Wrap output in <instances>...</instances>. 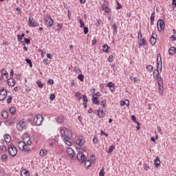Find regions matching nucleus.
<instances>
[{
    "mask_svg": "<svg viewBox=\"0 0 176 176\" xmlns=\"http://www.w3.org/2000/svg\"><path fill=\"white\" fill-rule=\"evenodd\" d=\"M157 70L155 69L153 72V76L155 80H157L158 84V89L160 94L163 96L164 94V80L162 77H160V74L162 73V61L160 54H157ZM155 71H157V74H155Z\"/></svg>",
    "mask_w": 176,
    "mask_h": 176,
    "instance_id": "f257e3e1",
    "label": "nucleus"
},
{
    "mask_svg": "<svg viewBox=\"0 0 176 176\" xmlns=\"http://www.w3.org/2000/svg\"><path fill=\"white\" fill-rule=\"evenodd\" d=\"M60 131L63 133H61V137L63 139V141L65 144H66L67 146L72 145V138L74 135V133L72 131V129L69 128H64L63 129H60Z\"/></svg>",
    "mask_w": 176,
    "mask_h": 176,
    "instance_id": "f03ea898",
    "label": "nucleus"
},
{
    "mask_svg": "<svg viewBox=\"0 0 176 176\" xmlns=\"http://www.w3.org/2000/svg\"><path fill=\"white\" fill-rule=\"evenodd\" d=\"M31 141L26 142L25 140L23 141H18L16 142V145H18V148H19V150L28 152L30 151V146L32 145Z\"/></svg>",
    "mask_w": 176,
    "mask_h": 176,
    "instance_id": "7ed1b4c3",
    "label": "nucleus"
},
{
    "mask_svg": "<svg viewBox=\"0 0 176 176\" xmlns=\"http://www.w3.org/2000/svg\"><path fill=\"white\" fill-rule=\"evenodd\" d=\"M27 120L26 119H22V120H20L18 124H16V129L18 131H21L23 129H25L27 126Z\"/></svg>",
    "mask_w": 176,
    "mask_h": 176,
    "instance_id": "20e7f679",
    "label": "nucleus"
},
{
    "mask_svg": "<svg viewBox=\"0 0 176 176\" xmlns=\"http://www.w3.org/2000/svg\"><path fill=\"white\" fill-rule=\"evenodd\" d=\"M44 23L47 28H52L54 24V20L51 18L50 15L44 16Z\"/></svg>",
    "mask_w": 176,
    "mask_h": 176,
    "instance_id": "39448f33",
    "label": "nucleus"
},
{
    "mask_svg": "<svg viewBox=\"0 0 176 176\" xmlns=\"http://www.w3.org/2000/svg\"><path fill=\"white\" fill-rule=\"evenodd\" d=\"M43 121V117L41 114H37L36 116H34V118H33V122H34V124H36V126L41 125Z\"/></svg>",
    "mask_w": 176,
    "mask_h": 176,
    "instance_id": "423d86ee",
    "label": "nucleus"
},
{
    "mask_svg": "<svg viewBox=\"0 0 176 176\" xmlns=\"http://www.w3.org/2000/svg\"><path fill=\"white\" fill-rule=\"evenodd\" d=\"M8 154L12 157H15L17 154V148L14 144H10L8 146Z\"/></svg>",
    "mask_w": 176,
    "mask_h": 176,
    "instance_id": "0eeeda50",
    "label": "nucleus"
},
{
    "mask_svg": "<svg viewBox=\"0 0 176 176\" xmlns=\"http://www.w3.org/2000/svg\"><path fill=\"white\" fill-rule=\"evenodd\" d=\"M85 144V138L82 135H79L76 140V144L79 147H81Z\"/></svg>",
    "mask_w": 176,
    "mask_h": 176,
    "instance_id": "6e6552de",
    "label": "nucleus"
},
{
    "mask_svg": "<svg viewBox=\"0 0 176 176\" xmlns=\"http://www.w3.org/2000/svg\"><path fill=\"white\" fill-rule=\"evenodd\" d=\"M76 159H77L78 162H80V163H84V162H85L87 157L84 153L79 152L76 155Z\"/></svg>",
    "mask_w": 176,
    "mask_h": 176,
    "instance_id": "1a4fd4ad",
    "label": "nucleus"
},
{
    "mask_svg": "<svg viewBox=\"0 0 176 176\" xmlns=\"http://www.w3.org/2000/svg\"><path fill=\"white\" fill-rule=\"evenodd\" d=\"M157 25L158 32H161L165 28V22L162 19H160L157 22Z\"/></svg>",
    "mask_w": 176,
    "mask_h": 176,
    "instance_id": "9d476101",
    "label": "nucleus"
},
{
    "mask_svg": "<svg viewBox=\"0 0 176 176\" xmlns=\"http://www.w3.org/2000/svg\"><path fill=\"white\" fill-rule=\"evenodd\" d=\"M66 153L70 159H74L75 153L72 148L70 147L67 148Z\"/></svg>",
    "mask_w": 176,
    "mask_h": 176,
    "instance_id": "9b49d317",
    "label": "nucleus"
},
{
    "mask_svg": "<svg viewBox=\"0 0 176 176\" xmlns=\"http://www.w3.org/2000/svg\"><path fill=\"white\" fill-rule=\"evenodd\" d=\"M8 95L7 90L6 89H1L0 90V101L4 100Z\"/></svg>",
    "mask_w": 176,
    "mask_h": 176,
    "instance_id": "f8f14e48",
    "label": "nucleus"
},
{
    "mask_svg": "<svg viewBox=\"0 0 176 176\" xmlns=\"http://www.w3.org/2000/svg\"><path fill=\"white\" fill-rule=\"evenodd\" d=\"M29 25H30V26L32 27H36L38 25V23L36 22L32 16H29Z\"/></svg>",
    "mask_w": 176,
    "mask_h": 176,
    "instance_id": "ddd939ff",
    "label": "nucleus"
},
{
    "mask_svg": "<svg viewBox=\"0 0 176 176\" xmlns=\"http://www.w3.org/2000/svg\"><path fill=\"white\" fill-rule=\"evenodd\" d=\"M7 84H8V86L10 87H14L16 85V81L14 78H10L7 79Z\"/></svg>",
    "mask_w": 176,
    "mask_h": 176,
    "instance_id": "4468645a",
    "label": "nucleus"
},
{
    "mask_svg": "<svg viewBox=\"0 0 176 176\" xmlns=\"http://www.w3.org/2000/svg\"><path fill=\"white\" fill-rule=\"evenodd\" d=\"M146 41L144 38H142L140 39H138V45L140 47L144 46V45H146Z\"/></svg>",
    "mask_w": 176,
    "mask_h": 176,
    "instance_id": "2eb2a0df",
    "label": "nucleus"
},
{
    "mask_svg": "<svg viewBox=\"0 0 176 176\" xmlns=\"http://www.w3.org/2000/svg\"><path fill=\"white\" fill-rule=\"evenodd\" d=\"M168 54L170 56H173L176 54V47H170L168 50Z\"/></svg>",
    "mask_w": 176,
    "mask_h": 176,
    "instance_id": "dca6fc26",
    "label": "nucleus"
},
{
    "mask_svg": "<svg viewBox=\"0 0 176 176\" xmlns=\"http://www.w3.org/2000/svg\"><path fill=\"white\" fill-rule=\"evenodd\" d=\"M97 116L99 117V118H104V116H105V113L104 112V110L102 109H98L97 110Z\"/></svg>",
    "mask_w": 176,
    "mask_h": 176,
    "instance_id": "f3484780",
    "label": "nucleus"
},
{
    "mask_svg": "<svg viewBox=\"0 0 176 176\" xmlns=\"http://www.w3.org/2000/svg\"><path fill=\"white\" fill-rule=\"evenodd\" d=\"M63 23H57L56 28L54 27L52 29L56 32H59L63 29Z\"/></svg>",
    "mask_w": 176,
    "mask_h": 176,
    "instance_id": "a211bd4d",
    "label": "nucleus"
},
{
    "mask_svg": "<svg viewBox=\"0 0 176 176\" xmlns=\"http://www.w3.org/2000/svg\"><path fill=\"white\" fill-rule=\"evenodd\" d=\"M154 164H155V167H159V166H160L161 161H160V158L159 156L156 157V158L154 161Z\"/></svg>",
    "mask_w": 176,
    "mask_h": 176,
    "instance_id": "6ab92c4d",
    "label": "nucleus"
},
{
    "mask_svg": "<svg viewBox=\"0 0 176 176\" xmlns=\"http://www.w3.org/2000/svg\"><path fill=\"white\" fill-rule=\"evenodd\" d=\"M111 28L113 29V34H116L118 33V27L116 23H113V25H111Z\"/></svg>",
    "mask_w": 176,
    "mask_h": 176,
    "instance_id": "aec40b11",
    "label": "nucleus"
},
{
    "mask_svg": "<svg viewBox=\"0 0 176 176\" xmlns=\"http://www.w3.org/2000/svg\"><path fill=\"white\" fill-rule=\"evenodd\" d=\"M91 101H92V103H93L94 104H97V105H99V104H100V102H99V101H98V98H96V97H94V95H92Z\"/></svg>",
    "mask_w": 176,
    "mask_h": 176,
    "instance_id": "412c9836",
    "label": "nucleus"
},
{
    "mask_svg": "<svg viewBox=\"0 0 176 176\" xmlns=\"http://www.w3.org/2000/svg\"><path fill=\"white\" fill-rule=\"evenodd\" d=\"M3 137H4V141H6V143H9L11 141V137L9 134H5Z\"/></svg>",
    "mask_w": 176,
    "mask_h": 176,
    "instance_id": "4be33fe9",
    "label": "nucleus"
},
{
    "mask_svg": "<svg viewBox=\"0 0 176 176\" xmlns=\"http://www.w3.org/2000/svg\"><path fill=\"white\" fill-rule=\"evenodd\" d=\"M21 176H30V172L27 169L22 170V172H21Z\"/></svg>",
    "mask_w": 176,
    "mask_h": 176,
    "instance_id": "5701e85b",
    "label": "nucleus"
},
{
    "mask_svg": "<svg viewBox=\"0 0 176 176\" xmlns=\"http://www.w3.org/2000/svg\"><path fill=\"white\" fill-rule=\"evenodd\" d=\"M25 36L24 34H22L21 35H18V41L22 43V45H25L24 41H23V38Z\"/></svg>",
    "mask_w": 176,
    "mask_h": 176,
    "instance_id": "b1692460",
    "label": "nucleus"
},
{
    "mask_svg": "<svg viewBox=\"0 0 176 176\" xmlns=\"http://www.w3.org/2000/svg\"><path fill=\"white\" fill-rule=\"evenodd\" d=\"M85 162V167H87V168H89L90 166H91V162L89 160H87V158L84 161Z\"/></svg>",
    "mask_w": 176,
    "mask_h": 176,
    "instance_id": "393cba45",
    "label": "nucleus"
},
{
    "mask_svg": "<svg viewBox=\"0 0 176 176\" xmlns=\"http://www.w3.org/2000/svg\"><path fill=\"white\" fill-rule=\"evenodd\" d=\"M109 47L107 44H104L102 45V51L105 53H108Z\"/></svg>",
    "mask_w": 176,
    "mask_h": 176,
    "instance_id": "a878e982",
    "label": "nucleus"
},
{
    "mask_svg": "<svg viewBox=\"0 0 176 176\" xmlns=\"http://www.w3.org/2000/svg\"><path fill=\"white\" fill-rule=\"evenodd\" d=\"M1 75L5 76L6 78H8L9 74L7 72V71L5 69H1Z\"/></svg>",
    "mask_w": 176,
    "mask_h": 176,
    "instance_id": "bb28decb",
    "label": "nucleus"
},
{
    "mask_svg": "<svg viewBox=\"0 0 176 176\" xmlns=\"http://www.w3.org/2000/svg\"><path fill=\"white\" fill-rule=\"evenodd\" d=\"M22 138L23 139V141H26V142L30 141V137L28 134H24Z\"/></svg>",
    "mask_w": 176,
    "mask_h": 176,
    "instance_id": "cd10ccee",
    "label": "nucleus"
},
{
    "mask_svg": "<svg viewBox=\"0 0 176 176\" xmlns=\"http://www.w3.org/2000/svg\"><path fill=\"white\" fill-rule=\"evenodd\" d=\"M105 3L102 4L101 8L102 10H104L105 8L108 6L109 2L107 0L103 1Z\"/></svg>",
    "mask_w": 176,
    "mask_h": 176,
    "instance_id": "c85d7f7f",
    "label": "nucleus"
},
{
    "mask_svg": "<svg viewBox=\"0 0 176 176\" xmlns=\"http://www.w3.org/2000/svg\"><path fill=\"white\" fill-rule=\"evenodd\" d=\"M157 38H150L149 43L152 46H154L156 44Z\"/></svg>",
    "mask_w": 176,
    "mask_h": 176,
    "instance_id": "c756f323",
    "label": "nucleus"
},
{
    "mask_svg": "<svg viewBox=\"0 0 176 176\" xmlns=\"http://www.w3.org/2000/svg\"><path fill=\"white\" fill-rule=\"evenodd\" d=\"M75 97L78 100H80L82 99V94L80 92H76Z\"/></svg>",
    "mask_w": 176,
    "mask_h": 176,
    "instance_id": "7c9ffc66",
    "label": "nucleus"
},
{
    "mask_svg": "<svg viewBox=\"0 0 176 176\" xmlns=\"http://www.w3.org/2000/svg\"><path fill=\"white\" fill-rule=\"evenodd\" d=\"M1 162H8V155L6 154L1 155Z\"/></svg>",
    "mask_w": 176,
    "mask_h": 176,
    "instance_id": "2f4dec72",
    "label": "nucleus"
},
{
    "mask_svg": "<svg viewBox=\"0 0 176 176\" xmlns=\"http://www.w3.org/2000/svg\"><path fill=\"white\" fill-rule=\"evenodd\" d=\"M47 151L46 149H41L40 150V156L46 155Z\"/></svg>",
    "mask_w": 176,
    "mask_h": 176,
    "instance_id": "473e14b6",
    "label": "nucleus"
},
{
    "mask_svg": "<svg viewBox=\"0 0 176 176\" xmlns=\"http://www.w3.org/2000/svg\"><path fill=\"white\" fill-rule=\"evenodd\" d=\"M36 84H37V87H38V88H43V84L39 80L36 81Z\"/></svg>",
    "mask_w": 176,
    "mask_h": 176,
    "instance_id": "72a5a7b5",
    "label": "nucleus"
},
{
    "mask_svg": "<svg viewBox=\"0 0 176 176\" xmlns=\"http://www.w3.org/2000/svg\"><path fill=\"white\" fill-rule=\"evenodd\" d=\"M56 120L58 123H62V122H64V119H63V118L62 116L58 117L57 118H56Z\"/></svg>",
    "mask_w": 176,
    "mask_h": 176,
    "instance_id": "f704fd0d",
    "label": "nucleus"
},
{
    "mask_svg": "<svg viewBox=\"0 0 176 176\" xmlns=\"http://www.w3.org/2000/svg\"><path fill=\"white\" fill-rule=\"evenodd\" d=\"M116 148V146L114 145H111L109 147L108 152L109 153L113 152Z\"/></svg>",
    "mask_w": 176,
    "mask_h": 176,
    "instance_id": "c9c22d12",
    "label": "nucleus"
},
{
    "mask_svg": "<svg viewBox=\"0 0 176 176\" xmlns=\"http://www.w3.org/2000/svg\"><path fill=\"white\" fill-rule=\"evenodd\" d=\"M1 116H3V118H7L8 117V113L6 111H3V112H1Z\"/></svg>",
    "mask_w": 176,
    "mask_h": 176,
    "instance_id": "e433bc0d",
    "label": "nucleus"
},
{
    "mask_svg": "<svg viewBox=\"0 0 176 176\" xmlns=\"http://www.w3.org/2000/svg\"><path fill=\"white\" fill-rule=\"evenodd\" d=\"M104 175H105L104 168L102 167L99 172V176H104Z\"/></svg>",
    "mask_w": 176,
    "mask_h": 176,
    "instance_id": "4c0bfd02",
    "label": "nucleus"
},
{
    "mask_svg": "<svg viewBox=\"0 0 176 176\" xmlns=\"http://www.w3.org/2000/svg\"><path fill=\"white\" fill-rule=\"evenodd\" d=\"M74 71L76 73H77V74L81 73V69H80L78 67H77V66H75V67H74Z\"/></svg>",
    "mask_w": 176,
    "mask_h": 176,
    "instance_id": "58836bf2",
    "label": "nucleus"
},
{
    "mask_svg": "<svg viewBox=\"0 0 176 176\" xmlns=\"http://www.w3.org/2000/svg\"><path fill=\"white\" fill-rule=\"evenodd\" d=\"M25 60H26V63H28V64H29V66L30 67H32L33 65H32V62L31 59L26 58V59H25Z\"/></svg>",
    "mask_w": 176,
    "mask_h": 176,
    "instance_id": "ea45409f",
    "label": "nucleus"
},
{
    "mask_svg": "<svg viewBox=\"0 0 176 176\" xmlns=\"http://www.w3.org/2000/svg\"><path fill=\"white\" fill-rule=\"evenodd\" d=\"M77 78L78 80H80L81 82H83L84 81V75L80 74H78V76H77Z\"/></svg>",
    "mask_w": 176,
    "mask_h": 176,
    "instance_id": "a19ab883",
    "label": "nucleus"
},
{
    "mask_svg": "<svg viewBox=\"0 0 176 176\" xmlns=\"http://www.w3.org/2000/svg\"><path fill=\"white\" fill-rule=\"evenodd\" d=\"M16 108L12 107L11 108H10V113H11V114H14L16 113Z\"/></svg>",
    "mask_w": 176,
    "mask_h": 176,
    "instance_id": "79ce46f5",
    "label": "nucleus"
},
{
    "mask_svg": "<svg viewBox=\"0 0 176 176\" xmlns=\"http://www.w3.org/2000/svg\"><path fill=\"white\" fill-rule=\"evenodd\" d=\"M146 69L148 72H152L153 69V67L152 65H146Z\"/></svg>",
    "mask_w": 176,
    "mask_h": 176,
    "instance_id": "37998d69",
    "label": "nucleus"
},
{
    "mask_svg": "<svg viewBox=\"0 0 176 176\" xmlns=\"http://www.w3.org/2000/svg\"><path fill=\"white\" fill-rule=\"evenodd\" d=\"M91 162V163H94V162H96V159H95V156L94 155H91L89 157V160H88Z\"/></svg>",
    "mask_w": 176,
    "mask_h": 176,
    "instance_id": "c03bdc74",
    "label": "nucleus"
},
{
    "mask_svg": "<svg viewBox=\"0 0 176 176\" xmlns=\"http://www.w3.org/2000/svg\"><path fill=\"white\" fill-rule=\"evenodd\" d=\"M155 12H153L150 16V21H155Z\"/></svg>",
    "mask_w": 176,
    "mask_h": 176,
    "instance_id": "a18cd8bd",
    "label": "nucleus"
},
{
    "mask_svg": "<svg viewBox=\"0 0 176 176\" xmlns=\"http://www.w3.org/2000/svg\"><path fill=\"white\" fill-rule=\"evenodd\" d=\"M105 13H109L111 12V9L107 6L106 8L104 10Z\"/></svg>",
    "mask_w": 176,
    "mask_h": 176,
    "instance_id": "49530a36",
    "label": "nucleus"
},
{
    "mask_svg": "<svg viewBox=\"0 0 176 176\" xmlns=\"http://www.w3.org/2000/svg\"><path fill=\"white\" fill-rule=\"evenodd\" d=\"M83 33L84 34L89 33V28L87 27H83Z\"/></svg>",
    "mask_w": 176,
    "mask_h": 176,
    "instance_id": "de8ad7c7",
    "label": "nucleus"
},
{
    "mask_svg": "<svg viewBox=\"0 0 176 176\" xmlns=\"http://www.w3.org/2000/svg\"><path fill=\"white\" fill-rule=\"evenodd\" d=\"M82 100L85 103L88 102V98H87V96L86 95H82Z\"/></svg>",
    "mask_w": 176,
    "mask_h": 176,
    "instance_id": "09e8293b",
    "label": "nucleus"
},
{
    "mask_svg": "<svg viewBox=\"0 0 176 176\" xmlns=\"http://www.w3.org/2000/svg\"><path fill=\"white\" fill-rule=\"evenodd\" d=\"M0 148H1V151H3V152H6L7 151V147L5 145H0Z\"/></svg>",
    "mask_w": 176,
    "mask_h": 176,
    "instance_id": "8fccbe9b",
    "label": "nucleus"
},
{
    "mask_svg": "<svg viewBox=\"0 0 176 176\" xmlns=\"http://www.w3.org/2000/svg\"><path fill=\"white\" fill-rule=\"evenodd\" d=\"M113 61V55H109L108 57V62L112 63Z\"/></svg>",
    "mask_w": 176,
    "mask_h": 176,
    "instance_id": "3c124183",
    "label": "nucleus"
},
{
    "mask_svg": "<svg viewBox=\"0 0 176 176\" xmlns=\"http://www.w3.org/2000/svg\"><path fill=\"white\" fill-rule=\"evenodd\" d=\"M113 86H115V84L112 82H109L107 84V87L109 88L113 87Z\"/></svg>",
    "mask_w": 176,
    "mask_h": 176,
    "instance_id": "603ef678",
    "label": "nucleus"
},
{
    "mask_svg": "<svg viewBox=\"0 0 176 176\" xmlns=\"http://www.w3.org/2000/svg\"><path fill=\"white\" fill-rule=\"evenodd\" d=\"M12 120H6V124H7V126H10V125H11L12 124Z\"/></svg>",
    "mask_w": 176,
    "mask_h": 176,
    "instance_id": "864d4df0",
    "label": "nucleus"
},
{
    "mask_svg": "<svg viewBox=\"0 0 176 176\" xmlns=\"http://www.w3.org/2000/svg\"><path fill=\"white\" fill-rule=\"evenodd\" d=\"M55 98H56V96L54 94H51L50 95V100L52 101V100H54L55 99Z\"/></svg>",
    "mask_w": 176,
    "mask_h": 176,
    "instance_id": "5fc2aeb1",
    "label": "nucleus"
},
{
    "mask_svg": "<svg viewBox=\"0 0 176 176\" xmlns=\"http://www.w3.org/2000/svg\"><path fill=\"white\" fill-rule=\"evenodd\" d=\"M143 38H142V31H139L138 34V39Z\"/></svg>",
    "mask_w": 176,
    "mask_h": 176,
    "instance_id": "6e6d98bb",
    "label": "nucleus"
},
{
    "mask_svg": "<svg viewBox=\"0 0 176 176\" xmlns=\"http://www.w3.org/2000/svg\"><path fill=\"white\" fill-rule=\"evenodd\" d=\"M98 138L96 137V136H94V137L93 138V140H92L93 143H94V144H97V143H98Z\"/></svg>",
    "mask_w": 176,
    "mask_h": 176,
    "instance_id": "4d7b16f0",
    "label": "nucleus"
},
{
    "mask_svg": "<svg viewBox=\"0 0 176 176\" xmlns=\"http://www.w3.org/2000/svg\"><path fill=\"white\" fill-rule=\"evenodd\" d=\"M79 23H80V28H83L85 26V23L83 22L82 19H80Z\"/></svg>",
    "mask_w": 176,
    "mask_h": 176,
    "instance_id": "13d9d810",
    "label": "nucleus"
},
{
    "mask_svg": "<svg viewBox=\"0 0 176 176\" xmlns=\"http://www.w3.org/2000/svg\"><path fill=\"white\" fill-rule=\"evenodd\" d=\"M150 167L148 166V164H144V169L146 170V171H148V170H149Z\"/></svg>",
    "mask_w": 176,
    "mask_h": 176,
    "instance_id": "bf43d9fd",
    "label": "nucleus"
},
{
    "mask_svg": "<svg viewBox=\"0 0 176 176\" xmlns=\"http://www.w3.org/2000/svg\"><path fill=\"white\" fill-rule=\"evenodd\" d=\"M25 43L29 44V43H30V40L27 38H23V43Z\"/></svg>",
    "mask_w": 176,
    "mask_h": 176,
    "instance_id": "052dcab7",
    "label": "nucleus"
},
{
    "mask_svg": "<svg viewBox=\"0 0 176 176\" xmlns=\"http://www.w3.org/2000/svg\"><path fill=\"white\" fill-rule=\"evenodd\" d=\"M12 97L11 96H8V98H7V103L10 104L12 102Z\"/></svg>",
    "mask_w": 176,
    "mask_h": 176,
    "instance_id": "680f3d73",
    "label": "nucleus"
},
{
    "mask_svg": "<svg viewBox=\"0 0 176 176\" xmlns=\"http://www.w3.org/2000/svg\"><path fill=\"white\" fill-rule=\"evenodd\" d=\"M92 95H94V96H96V97H100V96H101V94L100 93V92H94V93H93V94Z\"/></svg>",
    "mask_w": 176,
    "mask_h": 176,
    "instance_id": "e2e57ef3",
    "label": "nucleus"
},
{
    "mask_svg": "<svg viewBox=\"0 0 176 176\" xmlns=\"http://www.w3.org/2000/svg\"><path fill=\"white\" fill-rule=\"evenodd\" d=\"M54 80L52 79H49L48 82H47L48 85H54Z\"/></svg>",
    "mask_w": 176,
    "mask_h": 176,
    "instance_id": "0e129e2a",
    "label": "nucleus"
},
{
    "mask_svg": "<svg viewBox=\"0 0 176 176\" xmlns=\"http://www.w3.org/2000/svg\"><path fill=\"white\" fill-rule=\"evenodd\" d=\"M120 8H122V6L118 1H117L116 10H120Z\"/></svg>",
    "mask_w": 176,
    "mask_h": 176,
    "instance_id": "69168bd1",
    "label": "nucleus"
},
{
    "mask_svg": "<svg viewBox=\"0 0 176 176\" xmlns=\"http://www.w3.org/2000/svg\"><path fill=\"white\" fill-rule=\"evenodd\" d=\"M101 21L100 19H96V22L95 23L96 26L98 27L100 25V22Z\"/></svg>",
    "mask_w": 176,
    "mask_h": 176,
    "instance_id": "338daca9",
    "label": "nucleus"
},
{
    "mask_svg": "<svg viewBox=\"0 0 176 176\" xmlns=\"http://www.w3.org/2000/svg\"><path fill=\"white\" fill-rule=\"evenodd\" d=\"M126 100H124V101H123V100H121L120 102V106H124V105H125V104H126Z\"/></svg>",
    "mask_w": 176,
    "mask_h": 176,
    "instance_id": "774afa93",
    "label": "nucleus"
}]
</instances>
